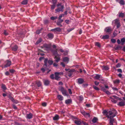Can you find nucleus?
<instances>
[{"label": "nucleus", "instance_id": "1", "mask_svg": "<svg viewBox=\"0 0 125 125\" xmlns=\"http://www.w3.org/2000/svg\"><path fill=\"white\" fill-rule=\"evenodd\" d=\"M116 111L114 109H113L109 111L107 113V117L108 118H113L117 114Z\"/></svg>", "mask_w": 125, "mask_h": 125}, {"label": "nucleus", "instance_id": "2", "mask_svg": "<svg viewBox=\"0 0 125 125\" xmlns=\"http://www.w3.org/2000/svg\"><path fill=\"white\" fill-rule=\"evenodd\" d=\"M112 23L113 24H114L116 25L117 28H119L121 26L120 20L118 19H116L113 21H112Z\"/></svg>", "mask_w": 125, "mask_h": 125}, {"label": "nucleus", "instance_id": "3", "mask_svg": "<svg viewBox=\"0 0 125 125\" xmlns=\"http://www.w3.org/2000/svg\"><path fill=\"white\" fill-rule=\"evenodd\" d=\"M64 8L63 5L61 6V7H58L55 10V13H56L58 12H59L60 11L62 12L63 11V9Z\"/></svg>", "mask_w": 125, "mask_h": 125}, {"label": "nucleus", "instance_id": "4", "mask_svg": "<svg viewBox=\"0 0 125 125\" xmlns=\"http://www.w3.org/2000/svg\"><path fill=\"white\" fill-rule=\"evenodd\" d=\"M47 62L50 65H52L53 62L52 60H49L48 61L47 59H45L44 61V65L46 67L48 66L47 63Z\"/></svg>", "mask_w": 125, "mask_h": 125}, {"label": "nucleus", "instance_id": "5", "mask_svg": "<svg viewBox=\"0 0 125 125\" xmlns=\"http://www.w3.org/2000/svg\"><path fill=\"white\" fill-rule=\"evenodd\" d=\"M61 73L60 72H55L54 73L55 74V79L59 81L60 80V78L59 76L60 75H61Z\"/></svg>", "mask_w": 125, "mask_h": 125}, {"label": "nucleus", "instance_id": "6", "mask_svg": "<svg viewBox=\"0 0 125 125\" xmlns=\"http://www.w3.org/2000/svg\"><path fill=\"white\" fill-rule=\"evenodd\" d=\"M53 47L54 49H53L52 50V51L53 53V55H58L57 54V51L58 49H56V46L55 45H53L52 46Z\"/></svg>", "mask_w": 125, "mask_h": 125}, {"label": "nucleus", "instance_id": "7", "mask_svg": "<svg viewBox=\"0 0 125 125\" xmlns=\"http://www.w3.org/2000/svg\"><path fill=\"white\" fill-rule=\"evenodd\" d=\"M51 31H54L55 32H60L62 31V29L59 28H56L53 29H52Z\"/></svg>", "mask_w": 125, "mask_h": 125}, {"label": "nucleus", "instance_id": "8", "mask_svg": "<svg viewBox=\"0 0 125 125\" xmlns=\"http://www.w3.org/2000/svg\"><path fill=\"white\" fill-rule=\"evenodd\" d=\"M5 64L4 66V67H7L10 66L11 64V61L8 60H7L5 62Z\"/></svg>", "mask_w": 125, "mask_h": 125}, {"label": "nucleus", "instance_id": "9", "mask_svg": "<svg viewBox=\"0 0 125 125\" xmlns=\"http://www.w3.org/2000/svg\"><path fill=\"white\" fill-rule=\"evenodd\" d=\"M60 90L61 91L62 94L64 96L67 95L66 90L62 87H61L60 88Z\"/></svg>", "mask_w": 125, "mask_h": 125}, {"label": "nucleus", "instance_id": "10", "mask_svg": "<svg viewBox=\"0 0 125 125\" xmlns=\"http://www.w3.org/2000/svg\"><path fill=\"white\" fill-rule=\"evenodd\" d=\"M74 122L77 125H81L82 121L80 119H77L74 121Z\"/></svg>", "mask_w": 125, "mask_h": 125}, {"label": "nucleus", "instance_id": "11", "mask_svg": "<svg viewBox=\"0 0 125 125\" xmlns=\"http://www.w3.org/2000/svg\"><path fill=\"white\" fill-rule=\"evenodd\" d=\"M43 82L44 85L46 86L48 85L50 83V81L47 79H43Z\"/></svg>", "mask_w": 125, "mask_h": 125}, {"label": "nucleus", "instance_id": "12", "mask_svg": "<svg viewBox=\"0 0 125 125\" xmlns=\"http://www.w3.org/2000/svg\"><path fill=\"white\" fill-rule=\"evenodd\" d=\"M117 105L119 106H123L125 105V102L123 101L119 102L117 104Z\"/></svg>", "mask_w": 125, "mask_h": 125}, {"label": "nucleus", "instance_id": "13", "mask_svg": "<svg viewBox=\"0 0 125 125\" xmlns=\"http://www.w3.org/2000/svg\"><path fill=\"white\" fill-rule=\"evenodd\" d=\"M106 32H109L112 31L110 27H107L104 30Z\"/></svg>", "mask_w": 125, "mask_h": 125}, {"label": "nucleus", "instance_id": "14", "mask_svg": "<svg viewBox=\"0 0 125 125\" xmlns=\"http://www.w3.org/2000/svg\"><path fill=\"white\" fill-rule=\"evenodd\" d=\"M102 77L101 75L97 74L94 76V78L96 80H99L100 78H102Z\"/></svg>", "mask_w": 125, "mask_h": 125}, {"label": "nucleus", "instance_id": "15", "mask_svg": "<svg viewBox=\"0 0 125 125\" xmlns=\"http://www.w3.org/2000/svg\"><path fill=\"white\" fill-rule=\"evenodd\" d=\"M43 47L48 49H50L51 48V45L50 44H43Z\"/></svg>", "mask_w": 125, "mask_h": 125}, {"label": "nucleus", "instance_id": "16", "mask_svg": "<svg viewBox=\"0 0 125 125\" xmlns=\"http://www.w3.org/2000/svg\"><path fill=\"white\" fill-rule=\"evenodd\" d=\"M59 51L61 52H63L64 55H67L68 54V51H64L63 49H61L59 50Z\"/></svg>", "mask_w": 125, "mask_h": 125}, {"label": "nucleus", "instance_id": "17", "mask_svg": "<svg viewBox=\"0 0 125 125\" xmlns=\"http://www.w3.org/2000/svg\"><path fill=\"white\" fill-rule=\"evenodd\" d=\"M69 58L67 57H65L63 58V61L65 62L66 63H68L69 61Z\"/></svg>", "mask_w": 125, "mask_h": 125}, {"label": "nucleus", "instance_id": "18", "mask_svg": "<svg viewBox=\"0 0 125 125\" xmlns=\"http://www.w3.org/2000/svg\"><path fill=\"white\" fill-rule=\"evenodd\" d=\"M32 114L30 113L29 114H27L26 118L29 119H31L32 118Z\"/></svg>", "mask_w": 125, "mask_h": 125}, {"label": "nucleus", "instance_id": "19", "mask_svg": "<svg viewBox=\"0 0 125 125\" xmlns=\"http://www.w3.org/2000/svg\"><path fill=\"white\" fill-rule=\"evenodd\" d=\"M82 114L85 116H88V117L90 116V115L89 113L85 112L84 111L81 112Z\"/></svg>", "mask_w": 125, "mask_h": 125}, {"label": "nucleus", "instance_id": "20", "mask_svg": "<svg viewBox=\"0 0 125 125\" xmlns=\"http://www.w3.org/2000/svg\"><path fill=\"white\" fill-rule=\"evenodd\" d=\"M112 97H114V98L115 99H116L117 100H121V98H119V97H117L115 96H111L110 97V98L111 99H112L113 98Z\"/></svg>", "mask_w": 125, "mask_h": 125}, {"label": "nucleus", "instance_id": "21", "mask_svg": "<svg viewBox=\"0 0 125 125\" xmlns=\"http://www.w3.org/2000/svg\"><path fill=\"white\" fill-rule=\"evenodd\" d=\"M84 82V80L82 78H79L78 79V83L79 84H81Z\"/></svg>", "mask_w": 125, "mask_h": 125}, {"label": "nucleus", "instance_id": "22", "mask_svg": "<svg viewBox=\"0 0 125 125\" xmlns=\"http://www.w3.org/2000/svg\"><path fill=\"white\" fill-rule=\"evenodd\" d=\"M47 36L49 39H52L53 38L54 35L52 34L49 33L48 34Z\"/></svg>", "mask_w": 125, "mask_h": 125}, {"label": "nucleus", "instance_id": "23", "mask_svg": "<svg viewBox=\"0 0 125 125\" xmlns=\"http://www.w3.org/2000/svg\"><path fill=\"white\" fill-rule=\"evenodd\" d=\"M18 48V47L16 45H15L12 47V50L15 51L17 50Z\"/></svg>", "mask_w": 125, "mask_h": 125}, {"label": "nucleus", "instance_id": "24", "mask_svg": "<svg viewBox=\"0 0 125 125\" xmlns=\"http://www.w3.org/2000/svg\"><path fill=\"white\" fill-rule=\"evenodd\" d=\"M110 118L109 124L110 125H113V123L114 121V119L112 118Z\"/></svg>", "mask_w": 125, "mask_h": 125}, {"label": "nucleus", "instance_id": "25", "mask_svg": "<svg viewBox=\"0 0 125 125\" xmlns=\"http://www.w3.org/2000/svg\"><path fill=\"white\" fill-rule=\"evenodd\" d=\"M55 61L58 62L60 60V58L59 56H55L54 57Z\"/></svg>", "mask_w": 125, "mask_h": 125}, {"label": "nucleus", "instance_id": "26", "mask_svg": "<svg viewBox=\"0 0 125 125\" xmlns=\"http://www.w3.org/2000/svg\"><path fill=\"white\" fill-rule=\"evenodd\" d=\"M102 69L104 70H107L109 69V68L107 66H103L102 67Z\"/></svg>", "mask_w": 125, "mask_h": 125}, {"label": "nucleus", "instance_id": "27", "mask_svg": "<svg viewBox=\"0 0 125 125\" xmlns=\"http://www.w3.org/2000/svg\"><path fill=\"white\" fill-rule=\"evenodd\" d=\"M59 119V115H56L53 118V119L54 120H58Z\"/></svg>", "mask_w": 125, "mask_h": 125}, {"label": "nucleus", "instance_id": "28", "mask_svg": "<svg viewBox=\"0 0 125 125\" xmlns=\"http://www.w3.org/2000/svg\"><path fill=\"white\" fill-rule=\"evenodd\" d=\"M1 88L3 89V91L5 92V90L7 89L5 85L2 84L1 85Z\"/></svg>", "mask_w": 125, "mask_h": 125}, {"label": "nucleus", "instance_id": "29", "mask_svg": "<svg viewBox=\"0 0 125 125\" xmlns=\"http://www.w3.org/2000/svg\"><path fill=\"white\" fill-rule=\"evenodd\" d=\"M121 44L122 45H123L124 44V43L125 42V38H123L121 39Z\"/></svg>", "mask_w": 125, "mask_h": 125}, {"label": "nucleus", "instance_id": "30", "mask_svg": "<svg viewBox=\"0 0 125 125\" xmlns=\"http://www.w3.org/2000/svg\"><path fill=\"white\" fill-rule=\"evenodd\" d=\"M72 101L71 99H68L65 101V103L68 104L72 102Z\"/></svg>", "mask_w": 125, "mask_h": 125}, {"label": "nucleus", "instance_id": "31", "mask_svg": "<svg viewBox=\"0 0 125 125\" xmlns=\"http://www.w3.org/2000/svg\"><path fill=\"white\" fill-rule=\"evenodd\" d=\"M42 41V39L41 38H40L39 39H38L37 41V42L35 43V44L36 45H37L40 42H41Z\"/></svg>", "mask_w": 125, "mask_h": 125}, {"label": "nucleus", "instance_id": "32", "mask_svg": "<svg viewBox=\"0 0 125 125\" xmlns=\"http://www.w3.org/2000/svg\"><path fill=\"white\" fill-rule=\"evenodd\" d=\"M57 97L58 99L62 101L63 100V98L62 96L61 95H59L57 96Z\"/></svg>", "mask_w": 125, "mask_h": 125}, {"label": "nucleus", "instance_id": "33", "mask_svg": "<svg viewBox=\"0 0 125 125\" xmlns=\"http://www.w3.org/2000/svg\"><path fill=\"white\" fill-rule=\"evenodd\" d=\"M36 83L38 87L41 86L42 85V83L40 81L36 82Z\"/></svg>", "mask_w": 125, "mask_h": 125}, {"label": "nucleus", "instance_id": "34", "mask_svg": "<svg viewBox=\"0 0 125 125\" xmlns=\"http://www.w3.org/2000/svg\"><path fill=\"white\" fill-rule=\"evenodd\" d=\"M124 14L122 12L120 13L119 15V17L123 18L124 17Z\"/></svg>", "mask_w": 125, "mask_h": 125}, {"label": "nucleus", "instance_id": "35", "mask_svg": "<svg viewBox=\"0 0 125 125\" xmlns=\"http://www.w3.org/2000/svg\"><path fill=\"white\" fill-rule=\"evenodd\" d=\"M109 36L108 35H106L103 36L102 38V39H107L109 38Z\"/></svg>", "mask_w": 125, "mask_h": 125}, {"label": "nucleus", "instance_id": "36", "mask_svg": "<svg viewBox=\"0 0 125 125\" xmlns=\"http://www.w3.org/2000/svg\"><path fill=\"white\" fill-rule=\"evenodd\" d=\"M119 3L122 5H124L125 4L124 1V0H120L119 2Z\"/></svg>", "mask_w": 125, "mask_h": 125}, {"label": "nucleus", "instance_id": "37", "mask_svg": "<svg viewBox=\"0 0 125 125\" xmlns=\"http://www.w3.org/2000/svg\"><path fill=\"white\" fill-rule=\"evenodd\" d=\"M27 2L28 0H24L22 1V4L23 5L26 4L27 3Z\"/></svg>", "mask_w": 125, "mask_h": 125}, {"label": "nucleus", "instance_id": "38", "mask_svg": "<svg viewBox=\"0 0 125 125\" xmlns=\"http://www.w3.org/2000/svg\"><path fill=\"white\" fill-rule=\"evenodd\" d=\"M116 100V99H115L113 98L112 99H111V101L114 103H116L117 102V100Z\"/></svg>", "mask_w": 125, "mask_h": 125}, {"label": "nucleus", "instance_id": "39", "mask_svg": "<svg viewBox=\"0 0 125 125\" xmlns=\"http://www.w3.org/2000/svg\"><path fill=\"white\" fill-rule=\"evenodd\" d=\"M95 46H97L99 48H100L101 47L100 44L98 42H95Z\"/></svg>", "mask_w": 125, "mask_h": 125}, {"label": "nucleus", "instance_id": "40", "mask_svg": "<svg viewBox=\"0 0 125 125\" xmlns=\"http://www.w3.org/2000/svg\"><path fill=\"white\" fill-rule=\"evenodd\" d=\"M51 9L52 10H53L54 9L56 5H55L53 4V5H51Z\"/></svg>", "mask_w": 125, "mask_h": 125}, {"label": "nucleus", "instance_id": "41", "mask_svg": "<svg viewBox=\"0 0 125 125\" xmlns=\"http://www.w3.org/2000/svg\"><path fill=\"white\" fill-rule=\"evenodd\" d=\"M72 72V70H70L68 73V76L69 77H71L72 75V73L71 72Z\"/></svg>", "mask_w": 125, "mask_h": 125}, {"label": "nucleus", "instance_id": "42", "mask_svg": "<svg viewBox=\"0 0 125 125\" xmlns=\"http://www.w3.org/2000/svg\"><path fill=\"white\" fill-rule=\"evenodd\" d=\"M97 120V118L96 117H94L92 121L93 123H95Z\"/></svg>", "mask_w": 125, "mask_h": 125}, {"label": "nucleus", "instance_id": "43", "mask_svg": "<svg viewBox=\"0 0 125 125\" xmlns=\"http://www.w3.org/2000/svg\"><path fill=\"white\" fill-rule=\"evenodd\" d=\"M93 88H94V89L98 91L99 90V89L95 85H93Z\"/></svg>", "mask_w": 125, "mask_h": 125}, {"label": "nucleus", "instance_id": "44", "mask_svg": "<svg viewBox=\"0 0 125 125\" xmlns=\"http://www.w3.org/2000/svg\"><path fill=\"white\" fill-rule=\"evenodd\" d=\"M120 82V81L119 80H116L114 81V83H118Z\"/></svg>", "mask_w": 125, "mask_h": 125}, {"label": "nucleus", "instance_id": "45", "mask_svg": "<svg viewBox=\"0 0 125 125\" xmlns=\"http://www.w3.org/2000/svg\"><path fill=\"white\" fill-rule=\"evenodd\" d=\"M42 28H41L40 30H37L36 31V33L37 34H39L41 32V31L42 29Z\"/></svg>", "mask_w": 125, "mask_h": 125}, {"label": "nucleus", "instance_id": "46", "mask_svg": "<svg viewBox=\"0 0 125 125\" xmlns=\"http://www.w3.org/2000/svg\"><path fill=\"white\" fill-rule=\"evenodd\" d=\"M111 42L114 43H115L116 42V40L114 39H112L111 40Z\"/></svg>", "mask_w": 125, "mask_h": 125}, {"label": "nucleus", "instance_id": "47", "mask_svg": "<svg viewBox=\"0 0 125 125\" xmlns=\"http://www.w3.org/2000/svg\"><path fill=\"white\" fill-rule=\"evenodd\" d=\"M53 74H51L50 76V78L52 79H55V77Z\"/></svg>", "mask_w": 125, "mask_h": 125}, {"label": "nucleus", "instance_id": "48", "mask_svg": "<svg viewBox=\"0 0 125 125\" xmlns=\"http://www.w3.org/2000/svg\"><path fill=\"white\" fill-rule=\"evenodd\" d=\"M4 34L5 36H6L8 35L9 34L8 32L5 30L4 31Z\"/></svg>", "mask_w": 125, "mask_h": 125}, {"label": "nucleus", "instance_id": "49", "mask_svg": "<svg viewBox=\"0 0 125 125\" xmlns=\"http://www.w3.org/2000/svg\"><path fill=\"white\" fill-rule=\"evenodd\" d=\"M57 0H52V2L53 4L55 5L56 4V3Z\"/></svg>", "mask_w": 125, "mask_h": 125}, {"label": "nucleus", "instance_id": "50", "mask_svg": "<svg viewBox=\"0 0 125 125\" xmlns=\"http://www.w3.org/2000/svg\"><path fill=\"white\" fill-rule=\"evenodd\" d=\"M9 71L11 73H13L15 72V71L13 69H10L9 70Z\"/></svg>", "mask_w": 125, "mask_h": 125}, {"label": "nucleus", "instance_id": "51", "mask_svg": "<svg viewBox=\"0 0 125 125\" xmlns=\"http://www.w3.org/2000/svg\"><path fill=\"white\" fill-rule=\"evenodd\" d=\"M101 90L104 92H105L106 91V90L105 89L104 87H101Z\"/></svg>", "mask_w": 125, "mask_h": 125}, {"label": "nucleus", "instance_id": "52", "mask_svg": "<svg viewBox=\"0 0 125 125\" xmlns=\"http://www.w3.org/2000/svg\"><path fill=\"white\" fill-rule=\"evenodd\" d=\"M61 23H60V22L58 21V22H57L56 24H57L59 26H60L61 27H62V25L61 24Z\"/></svg>", "mask_w": 125, "mask_h": 125}, {"label": "nucleus", "instance_id": "53", "mask_svg": "<svg viewBox=\"0 0 125 125\" xmlns=\"http://www.w3.org/2000/svg\"><path fill=\"white\" fill-rule=\"evenodd\" d=\"M95 84L96 85H98L99 84V82L97 81H95L94 82Z\"/></svg>", "mask_w": 125, "mask_h": 125}, {"label": "nucleus", "instance_id": "54", "mask_svg": "<svg viewBox=\"0 0 125 125\" xmlns=\"http://www.w3.org/2000/svg\"><path fill=\"white\" fill-rule=\"evenodd\" d=\"M108 112V111H107L106 110H104L103 112V113L104 114H106V115H107V113Z\"/></svg>", "mask_w": 125, "mask_h": 125}, {"label": "nucleus", "instance_id": "55", "mask_svg": "<svg viewBox=\"0 0 125 125\" xmlns=\"http://www.w3.org/2000/svg\"><path fill=\"white\" fill-rule=\"evenodd\" d=\"M79 99L80 101H82L83 100V98L82 96H79Z\"/></svg>", "mask_w": 125, "mask_h": 125}, {"label": "nucleus", "instance_id": "56", "mask_svg": "<svg viewBox=\"0 0 125 125\" xmlns=\"http://www.w3.org/2000/svg\"><path fill=\"white\" fill-rule=\"evenodd\" d=\"M117 31H115L113 33V35L115 36H116L117 35V34L116 33Z\"/></svg>", "mask_w": 125, "mask_h": 125}, {"label": "nucleus", "instance_id": "57", "mask_svg": "<svg viewBox=\"0 0 125 125\" xmlns=\"http://www.w3.org/2000/svg\"><path fill=\"white\" fill-rule=\"evenodd\" d=\"M74 29V28H73L68 29L67 30V31L68 32H70L71 31L73 30Z\"/></svg>", "mask_w": 125, "mask_h": 125}, {"label": "nucleus", "instance_id": "58", "mask_svg": "<svg viewBox=\"0 0 125 125\" xmlns=\"http://www.w3.org/2000/svg\"><path fill=\"white\" fill-rule=\"evenodd\" d=\"M12 101L14 103H15L16 104H17L18 103V101L16 100H15L13 99V101Z\"/></svg>", "mask_w": 125, "mask_h": 125}, {"label": "nucleus", "instance_id": "59", "mask_svg": "<svg viewBox=\"0 0 125 125\" xmlns=\"http://www.w3.org/2000/svg\"><path fill=\"white\" fill-rule=\"evenodd\" d=\"M121 66V64L119 63H118L116 65V67L117 68L120 67Z\"/></svg>", "mask_w": 125, "mask_h": 125}, {"label": "nucleus", "instance_id": "60", "mask_svg": "<svg viewBox=\"0 0 125 125\" xmlns=\"http://www.w3.org/2000/svg\"><path fill=\"white\" fill-rule=\"evenodd\" d=\"M47 104L46 103L44 102L42 104V105L43 106H46Z\"/></svg>", "mask_w": 125, "mask_h": 125}, {"label": "nucleus", "instance_id": "61", "mask_svg": "<svg viewBox=\"0 0 125 125\" xmlns=\"http://www.w3.org/2000/svg\"><path fill=\"white\" fill-rule=\"evenodd\" d=\"M105 92L108 95L110 94H111L108 90H106Z\"/></svg>", "mask_w": 125, "mask_h": 125}, {"label": "nucleus", "instance_id": "62", "mask_svg": "<svg viewBox=\"0 0 125 125\" xmlns=\"http://www.w3.org/2000/svg\"><path fill=\"white\" fill-rule=\"evenodd\" d=\"M117 71L121 73H122V70L121 69H118L117 70Z\"/></svg>", "mask_w": 125, "mask_h": 125}, {"label": "nucleus", "instance_id": "63", "mask_svg": "<svg viewBox=\"0 0 125 125\" xmlns=\"http://www.w3.org/2000/svg\"><path fill=\"white\" fill-rule=\"evenodd\" d=\"M8 97L11 101L13 100V98L10 96V95Z\"/></svg>", "mask_w": 125, "mask_h": 125}, {"label": "nucleus", "instance_id": "64", "mask_svg": "<svg viewBox=\"0 0 125 125\" xmlns=\"http://www.w3.org/2000/svg\"><path fill=\"white\" fill-rule=\"evenodd\" d=\"M53 66L54 67H57L58 66V64L56 63H54L53 64Z\"/></svg>", "mask_w": 125, "mask_h": 125}]
</instances>
